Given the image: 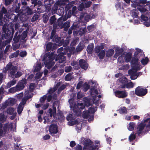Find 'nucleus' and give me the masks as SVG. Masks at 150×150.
<instances>
[{"label": "nucleus", "instance_id": "obj_1", "mask_svg": "<svg viewBox=\"0 0 150 150\" xmlns=\"http://www.w3.org/2000/svg\"><path fill=\"white\" fill-rule=\"evenodd\" d=\"M56 89V88L50 89L47 94L41 97L40 99V102L41 103L44 102L47 98L48 102L52 100L53 101L56 100L53 103L52 109L49 108L46 112L47 116H45L44 117V123L45 124L46 123H48L57 119L56 117V107H59V103L58 101L56 100L57 95L54 93Z\"/></svg>", "mask_w": 150, "mask_h": 150}, {"label": "nucleus", "instance_id": "obj_2", "mask_svg": "<svg viewBox=\"0 0 150 150\" xmlns=\"http://www.w3.org/2000/svg\"><path fill=\"white\" fill-rule=\"evenodd\" d=\"M89 84L92 87L90 90V95L92 98L89 99L87 98H84L83 101L84 104L87 106L90 105L91 101L93 102V105L88 109V110L90 114H93L97 110V106L99 103V99L101 96L100 95L97 96L99 93L97 90L98 88V83L95 81H91L89 82Z\"/></svg>", "mask_w": 150, "mask_h": 150}, {"label": "nucleus", "instance_id": "obj_3", "mask_svg": "<svg viewBox=\"0 0 150 150\" xmlns=\"http://www.w3.org/2000/svg\"><path fill=\"white\" fill-rule=\"evenodd\" d=\"M68 50V48L63 50V48L62 47H60L57 51V52L59 53L57 57V54L53 53L48 52L46 53L44 55L42 59L45 67L48 69H50L54 64V62L53 60L55 57H56V61H58L60 63L64 62L66 60V58L64 55V54H67H67Z\"/></svg>", "mask_w": 150, "mask_h": 150}, {"label": "nucleus", "instance_id": "obj_4", "mask_svg": "<svg viewBox=\"0 0 150 150\" xmlns=\"http://www.w3.org/2000/svg\"><path fill=\"white\" fill-rule=\"evenodd\" d=\"M69 102L70 104V107L71 108H72L74 113H71L67 117V119L69 121L68 124L70 126H72L77 124L78 121L75 120V115L77 116L81 115V111L84 108V104L83 103H75L74 99L71 98L69 100Z\"/></svg>", "mask_w": 150, "mask_h": 150}, {"label": "nucleus", "instance_id": "obj_5", "mask_svg": "<svg viewBox=\"0 0 150 150\" xmlns=\"http://www.w3.org/2000/svg\"><path fill=\"white\" fill-rule=\"evenodd\" d=\"M115 51V53L114 56L115 58H116L121 55L117 59V63L119 66H121L125 62H128L130 61L132 57V54L131 53H127L121 54L123 51L122 49L119 48H117Z\"/></svg>", "mask_w": 150, "mask_h": 150}, {"label": "nucleus", "instance_id": "obj_6", "mask_svg": "<svg viewBox=\"0 0 150 150\" xmlns=\"http://www.w3.org/2000/svg\"><path fill=\"white\" fill-rule=\"evenodd\" d=\"M132 68L131 70L128 71V73L130 75V78L131 79H136L138 76L142 74V72L137 73V71L139 70L141 68L139 62H138V59H134L131 62Z\"/></svg>", "mask_w": 150, "mask_h": 150}, {"label": "nucleus", "instance_id": "obj_7", "mask_svg": "<svg viewBox=\"0 0 150 150\" xmlns=\"http://www.w3.org/2000/svg\"><path fill=\"white\" fill-rule=\"evenodd\" d=\"M35 88V84L32 83L29 86V90L25 91L24 97L22 99L21 101L19 104L17 108V112L18 114H21L23 110L24 105L25 104L27 100L31 98L32 96V92L33 91Z\"/></svg>", "mask_w": 150, "mask_h": 150}, {"label": "nucleus", "instance_id": "obj_8", "mask_svg": "<svg viewBox=\"0 0 150 150\" xmlns=\"http://www.w3.org/2000/svg\"><path fill=\"white\" fill-rule=\"evenodd\" d=\"M18 67L12 64L11 63H9L3 69V72L6 73L8 72L9 76L12 78H19L22 74L23 73L21 71H17Z\"/></svg>", "mask_w": 150, "mask_h": 150}, {"label": "nucleus", "instance_id": "obj_9", "mask_svg": "<svg viewBox=\"0 0 150 150\" xmlns=\"http://www.w3.org/2000/svg\"><path fill=\"white\" fill-rule=\"evenodd\" d=\"M18 32L16 33L13 39L14 42L13 44V49L14 50H16L19 47L20 44L18 43L19 41H20L21 44H23L25 43L26 40L25 39L27 36L26 31H24L21 35H18Z\"/></svg>", "mask_w": 150, "mask_h": 150}, {"label": "nucleus", "instance_id": "obj_10", "mask_svg": "<svg viewBox=\"0 0 150 150\" xmlns=\"http://www.w3.org/2000/svg\"><path fill=\"white\" fill-rule=\"evenodd\" d=\"M3 32L2 33V37L3 39L4 38L7 40L5 41V44L9 43L11 40L13 35L14 32V30L12 26H10V28H6L5 25L3 27Z\"/></svg>", "mask_w": 150, "mask_h": 150}, {"label": "nucleus", "instance_id": "obj_11", "mask_svg": "<svg viewBox=\"0 0 150 150\" xmlns=\"http://www.w3.org/2000/svg\"><path fill=\"white\" fill-rule=\"evenodd\" d=\"M10 18V16L7 13V11L4 7H3L1 11H0V25L6 24V21H7V19H9Z\"/></svg>", "mask_w": 150, "mask_h": 150}, {"label": "nucleus", "instance_id": "obj_12", "mask_svg": "<svg viewBox=\"0 0 150 150\" xmlns=\"http://www.w3.org/2000/svg\"><path fill=\"white\" fill-rule=\"evenodd\" d=\"M26 83V80L25 79H23L20 81L16 87H13L9 89V92L13 93L16 91L22 90L24 87V85Z\"/></svg>", "mask_w": 150, "mask_h": 150}, {"label": "nucleus", "instance_id": "obj_13", "mask_svg": "<svg viewBox=\"0 0 150 150\" xmlns=\"http://www.w3.org/2000/svg\"><path fill=\"white\" fill-rule=\"evenodd\" d=\"M84 45L82 43H80L76 48V50L75 48L74 47H71L68 49L67 52L68 56L70 57L71 54H77L78 52L81 51L83 48Z\"/></svg>", "mask_w": 150, "mask_h": 150}, {"label": "nucleus", "instance_id": "obj_14", "mask_svg": "<svg viewBox=\"0 0 150 150\" xmlns=\"http://www.w3.org/2000/svg\"><path fill=\"white\" fill-rule=\"evenodd\" d=\"M75 1H73L69 3V1L68 0H58L54 4V6L67 4L66 8H68L67 9H69L72 7L73 4H75Z\"/></svg>", "mask_w": 150, "mask_h": 150}, {"label": "nucleus", "instance_id": "obj_15", "mask_svg": "<svg viewBox=\"0 0 150 150\" xmlns=\"http://www.w3.org/2000/svg\"><path fill=\"white\" fill-rule=\"evenodd\" d=\"M148 122L146 127L148 129H150V119L147 118L144 121H142L140 123L138 124L137 129L139 130V131H142L145 127L146 124V123Z\"/></svg>", "mask_w": 150, "mask_h": 150}, {"label": "nucleus", "instance_id": "obj_16", "mask_svg": "<svg viewBox=\"0 0 150 150\" xmlns=\"http://www.w3.org/2000/svg\"><path fill=\"white\" fill-rule=\"evenodd\" d=\"M135 91L136 95L139 96H142L146 94L147 89L143 88L142 86H138L136 88Z\"/></svg>", "mask_w": 150, "mask_h": 150}, {"label": "nucleus", "instance_id": "obj_17", "mask_svg": "<svg viewBox=\"0 0 150 150\" xmlns=\"http://www.w3.org/2000/svg\"><path fill=\"white\" fill-rule=\"evenodd\" d=\"M12 124L10 123L9 124H6L2 126L1 124H0V131H3V130H8L13 131H14L16 130V128L15 127L14 128H13Z\"/></svg>", "mask_w": 150, "mask_h": 150}, {"label": "nucleus", "instance_id": "obj_18", "mask_svg": "<svg viewBox=\"0 0 150 150\" xmlns=\"http://www.w3.org/2000/svg\"><path fill=\"white\" fill-rule=\"evenodd\" d=\"M146 2V0H136L131 4L132 6L134 8H137L139 11L138 8H142L144 6V4Z\"/></svg>", "mask_w": 150, "mask_h": 150}, {"label": "nucleus", "instance_id": "obj_19", "mask_svg": "<svg viewBox=\"0 0 150 150\" xmlns=\"http://www.w3.org/2000/svg\"><path fill=\"white\" fill-rule=\"evenodd\" d=\"M93 142L89 139H87L84 142L83 150H91L93 148Z\"/></svg>", "mask_w": 150, "mask_h": 150}, {"label": "nucleus", "instance_id": "obj_20", "mask_svg": "<svg viewBox=\"0 0 150 150\" xmlns=\"http://www.w3.org/2000/svg\"><path fill=\"white\" fill-rule=\"evenodd\" d=\"M114 94L116 97L121 98H125L128 96V93L125 91L117 90L114 92Z\"/></svg>", "mask_w": 150, "mask_h": 150}, {"label": "nucleus", "instance_id": "obj_21", "mask_svg": "<svg viewBox=\"0 0 150 150\" xmlns=\"http://www.w3.org/2000/svg\"><path fill=\"white\" fill-rule=\"evenodd\" d=\"M138 8L139 11L141 13H147L148 9L150 11V1H146V2L144 4L143 7Z\"/></svg>", "mask_w": 150, "mask_h": 150}, {"label": "nucleus", "instance_id": "obj_22", "mask_svg": "<svg viewBox=\"0 0 150 150\" xmlns=\"http://www.w3.org/2000/svg\"><path fill=\"white\" fill-rule=\"evenodd\" d=\"M79 27V25L78 23L74 22V23L73 25L69 29L68 31L69 34H71L72 30H73V34L74 35L78 34V31L76 30Z\"/></svg>", "mask_w": 150, "mask_h": 150}, {"label": "nucleus", "instance_id": "obj_23", "mask_svg": "<svg viewBox=\"0 0 150 150\" xmlns=\"http://www.w3.org/2000/svg\"><path fill=\"white\" fill-rule=\"evenodd\" d=\"M19 13H21L22 16H26L28 15H31L33 12L31 9L28 7H24L23 8L22 10H20Z\"/></svg>", "mask_w": 150, "mask_h": 150}, {"label": "nucleus", "instance_id": "obj_24", "mask_svg": "<svg viewBox=\"0 0 150 150\" xmlns=\"http://www.w3.org/2000/svg\"><path fill=\"white\" fill-rule=\"evenodd\" d=\"M141 21L147 27L150 26V16L148 18L146 16L142 14L141 16Z\"/></svg>", "mask_w": 150, "mask_h": 150}, {"label": "nucleus", "instance_id": "obj_25", "mask_svg": "<svg viewBox=\"0 0 150 150\" xmlns=\"http://www.w3.org/2000/svg\"><path fill=\"white\" fill-rule=\"evenodd\" d=\"M118 81L122 84L121 88H124L125 87L126 84L127 82V79L126 77L124 76H122L119 78Z\"/></svg>", "mask_w": 150, "mask_h": 150}, {"label": "nucleus", "instance_id": "obj_26", "mask_svg": "<svg viewBox=\"0 0 150 150\" xmlns=\"http://www.w3.org/2000/svg\"><path fill=\"white\" fill-rule=\"evenodd\" d=\"M58 6H54L53 8V9L54 11H56L57 13L60 16H62L63 15L64 13V9L63 7H61L58 9Z\"/></svg>", "mask_w": 150, "mask_h": 150}, {"label": "nucleus", "instance_id": "obj_27", "mask_svg": "<svg viewBox=\"0 0 150 150\" xmlns=\"http://www.w3.org/2000/svg\"><path fill=\"white\" fill-rule=\"evenodd\" d=\"M77 10V8L76 6H74L72 8V10L71 11V10H69L68 12V15H67V18H64L63 20L64 21H66L68 18H69L71 14L73 15V16H74L75 14L76 13Z\"/></svg>", "mask_w": 150, "mask_h": 150}, {"label": "nucleus", "instance_id": "obj_28", "mask_svg": "<svg viewBox=\"0 0 150 150\" xmlns=\"http://www.w3.org/2000/svg\"><path fill=\"white\" fill-rule=\"evenodd\" d=\"M7 112L8 114L12 115L11 117V119L12 120L16 116V113L14 111L13 108H10L7 109Z\"/></svg>", "mask_w": 150, "mask_h": 150}, {"label": "nucleus", "instance_id": "obj_29", "mask_svg": "<svg viewBox=\"0 0 150 150\" xmlns=\"http://www.w3.org/2000/svg\"><path fill=\"white\" fill-rule=\"evenodd\" d=\"M79 65L81 68L86 69L88 67V64L87 62L83 59H81L79 61Z\"/></svg>", "mask_w": 150, "mask_h": 150}, {"label": "nucleus", "instance_id": "obj_30", "mask_svg": "<svg viewBox=\"0 0 150 150\" xmlns=\"http://www.w3.org/2000/svg\"><path fill=\"white\" fill-rule=\"evenodd\" d=\"M59 86H60V87L59 88L58 90L59 93L62 90L64 89L66 87V86L65 85L62 84V83L61 82H59L56 85V86L53 89H54V88H56V90L57 88Z\"/></svg>", "mask_w": 150, "mask_h": 150}, {"label": "nucleus", "instance_id": "obj_31", "mask_svg": "<svg viewBox=\"0 0 150 150\" xmlns=\"http://www.w3.org/2000/svg\"><path fill=\"white\" fill-rule=\"evenodd\" d=\"M67 16H66V15H65L64 17H61L58 19L57 21L58 25L60 28H63V25H64L63 21H65L63 20L64 18H67Z\"/></svg>", "mask_w": 150, "mask_h": 150}, {"label": "nucleus", "instance_id": "obj_32", "mask_svg": "<svg viewBox=\"0 0 150 150\" xmlns=\"http://www.w3.org/2000/svg\"><path fill=\"white\" fill-rule=\"evenodd\" d=\"M105 44L104 43H101L100 45L96 46L95 49V51L96 52H99L100 50H103L105 47Z\"/></svg>", "mask_w": 150, "mask_h": 150}, {"label": "nucleus", "instance_id": "obj_33", "mask_svg": "<svg viewBox=\"0 0 150 150\" xmlns=\"http://www.w3.org/2000/svg\"><path fill=\"white\" fill-rule=\"evenodd\" d=\"M90 17H91V15L85 14H84L83 15H81L80 17V19L81 20V21H83V19L84 18L85 20L86 21H87L90 18Z\"/></svg>", "mask_w": 150, "mask_h": 150}, {"label": "nucleus", "instance_id": "obj_34", "mask_svg": "<svg viewBox=\"0 0 150 150\" xmlns=\"http://www.w3.org/2000/svg\"><path fill=\"white\" fill-rule=\"evenodd\" d=\"M44 3L45 8H47L51 6V4H53L54 1L52 0H46L44 1Z\"/></svg>", "mask_w": 150, "mask_h": 150}, {"label": "nucleus", "instance_id": "obj_35", "mask_svg": "<svg viewBox=\"0 0 150 150\" xmlns=\"http://www.w3.org/2000/svg\"><path fill=\"white\" fill-rule=\"evenodd\" d=\"M42 67L41 64L40 63L37 62L35 64L34 68V71H39Z\"/></svg>", "mask_w": 150, "mask_h": 150}, {"label": "nucleus", "instance_id": "obj_36", "mask_svg": "<svg viewBox=\"0 0 150 150\" xmlns=\"http://www.w3.org/2000/svg\"><path fill=\"white\" fill-rule=\"evenodd\" d=\"M136 51L134 53V55L136 56L134 58H133L132 59H138V57L141 54H140V53H142V50L137 48H136Z\"/></svg>", "mask_w": 150, "mask_h": 150}, {"label": "nucleus", "instance_id": "obj_37", "mask_svg": "<svg viewBox=\"0 0 150 150\" xmlns=\"http://www.w3.org/2000/svg\"><path fill=\"white\" fill-rule=\"evenodd\" d=\"M94 45L93 44H90L88 46L87 50L88 53L91 54L93 51Z\"/></svg>", "mask_w": 150, "mask_h": 150}, {"label": "nucleus", "instance_id": "obj_38", "mask_svg": "<svg viewBox=\"0 0 150 150\" xmlns=\"http://www.w3.org/2000/svg\"><path fill=\"white\" fill-rule=\"evenodd\" d=\"M78 31V33H79V35H82L83 34L85 33L86 31V28H82L79 29V27L76 30Z\"/></svg>", "mask_w": 150, "mask_h": 150}, {"label": "nucleus", "instance_id": "obj_39", "mask_svg": "<svg viewBox=\"0 0 150 150\" xmlns=\"http://www.w3.org/2000/svg\"><path fill=\"white\" fill-rule=\"evenodd\" d=\"M16 83V81L15 80L13 79L11 81L9 82L7 84L6 86V88H7L10 87L11 86L15 85Z\"/></svg>", "mask_w": 150, "mask_h": 150}, {"label": "nucleus", "instance_id": "obj_40", "mask_svg": "<svg viewBox=\"0 0 150 150\" xmlns=\"http://www.w3.org/2000/svg\"><path fill=\"white\" fill-rule=\"evenodd\" d=\"M114 53V51L113 49H109L106 52V56L108 57H110L112 56Z\"/></svg>", "mask_w": 150, "mask_h": 150}, {"label": "nucleus", "instance_id": "obj_41", "mask_svg": "<svg viewBox=\"0 0 150 150\" xmlns=\"http://www.w3.org/2000/svg\"><path fill=\"white\" fill-rule=\"evenodd\" d=\"M49 131H57V127L56 125H51L49 127Z\"/></svg>", "mask_w": 150, "mask_h": 150}, {"label": "nucleus", "instance_id": "obj_42", "mask_svg": "<svg viewBox=\"0 0 150 150\" xmlns=\"http://www.w3.org/2000/svg\"><path fill=\"white\" fill-rule=\"evenodd\" d=\"M136 133L134 134V132H132L129 137V141L131 142L134 140L136 138Z\"/></svg>", "mask_w": 150, "mask_h": 150}, {"label": "nucleus", "instance_id": "obj_43", "mask_svg": "<svg viewBox=\"0 0 150 150\" xmlns=\"http://www.w3.org/2000/svg\"><path fill=\"white\" fill-rule=\"evenodd\" d=\"M120 114H125L127 113V111L126 108L125 107H121L118 110Z\"/></svg>", "mask_w": 150, "mask_h": 150}, {"label": "nucleus", "instance_id": "obj_44", "mask_svg": "<svg viewBox=\"0 0 150 150\" xmlns=\"http://www.w3.org/2000/svg\"><path fill=\"white\" fill-rule=\"evenodd\" d=\"M53 44L49 42L46 45V49L47 51H49L50 50H52L54 49V45L53 46Z\"/></svg>", "mask_w": 150, "mask_h": 150}, {"label": "nucleus", "instance_id": "obj_45", "mask_svg": "<svg viewBox=\"0 0 150 150\" xmlns=\"http://www.w3.org/2000/svg\"><path fill=\"white\" fill-rule=\"evenodd\" d=\"M5 112H3V113L0 114V121L3 122L6 121V116L4 115Z\"/></svg>", "mask_w": 150, "mask_h": 150}, {"label": "nucleus", "instance_id": "obj_46", "mask_svg": "<svg viewBox=\"0 0 150 150\" xmlns=\"http://www.w3.org/2000/svg\"><path fill=\"white\" fill-rule=\"evenodd\" d=\"M135 85V83H133L132 82L130 81L128 83H126L125 87L127 88H132Z\"/></svg>", "mask_w": 150, "mask_h": 150}, {"label": "nucleus", "instance_id": "obj_47", "mask_svg": "<svg viewBox=\"0 0 150 150\" xmlns=\"http://www.w3.org/2000/svg\"><path fill=\"white\" fill-rule=\"evenodd\" d=\"M131 14L133 17L137 18L138 15L137 10L136 9H133L131 11Z\"/></svg>", "mask_w": 150, "mask_h": 150}, {"label": "nucleus", "instance_id": "obj_48", "mask_svg": "<svg viewBox=\"0 0 150 150\" xmlns=\"http://www.w3.org/2000/svg\"><path fill=\"white\" fill-rule=\"evenodd\" d=\"M70 27V22H66L64 23L63 28H64V30L65 31H67L68 28Z\"/></svg>", "mask_w": 150, "mask_h": 150}, {"label": "nucleus", "instance_id": "obj_49", "mask_svg": "<svg viewBox=\"0 0 150 150\" xmlns=\"http://www.w3.org/2000/svg\"><path fill=\"white\" fill-rule=\"evenodd\" d=\"M6 101L8 103V105L10 106L13 105L16 102L15 99L13 98L9 99Z\"/></svg>", "mask_w": 150, "mask_h": 150}, {"label": "nucleus", "instance_id": "obj_50", "mask_svg": "<svg viewBox=\"0 0 150 150\" xmlns=\"http://www.w3.org/2000/svg\"><path fill=\"white\" fill-rule=\"evenodd\" d=\"M135 123L133 122H130L129 124V126L128 127V130L129 131H132L134 130Z\"/></svg>", "mask_w": 150, "mask_h": 150}, {"label": "nucleus", "instance_id": "obj_51", "mask_svg": "<svg viewBox=\"0 0 150 150\" xmlns=\"http://www.w3.org/2000/svg\"><path fill=\"white\" fill-rule=\"evenodd\" d=\"M90 115V114L88 111L83 112L82 114L83 117L84 118H87Z\"/></svg>", "mask_w": 150, "mask_h": 150}, {"label": "nucleus", "instance_id": "obj_52", "mask_svg": "<svg viewBox=\"0 0 150 150\" xmlns=\"http://www.w3.org/2000/svg\"><path fill=\"white\" fill-rule=\"evenodd\" d=\"M90 86L87 83V82H85L83 84V90L85 91L86 92L89 88Z\"/></svg>", "mask_w": 150, "mask_h": 150}, {"label": "nucleus", "instance_id": "obj_53", "mask_svg": "<svg viewBox=\"0 0 150 150\" xmlns=\"http://www.w3.org/2000/svg\"><path fill=\"white\" fill-rule=\"evenodd\" d=\"M149 62L148 58L147 57L143 58L141 60V62L143 65L146 64Z\"/></svg>", "mask_w": 150, "mask_h": 150}, {"label": "nucleus", "instance_id": "obj_54", "mask_svg": "<svg viewBox=\"0 0 150 150\" xmlns=\"http://www.w3.org/2000/svg\"><path fill=\"white\" fill-rule=\"evenodd\" d=\"M19 50L17 51L16 52L14 53H12L11 55H10L9 56L10 58H12L13 57H17L19 54Z\"/></svg>", "mask_w": 150, "mask_h": 150}, {"label": "nucleus", "instance_id": "obj_55", "mask_svg": "<svg viewBox=\"0 0 150 150\" xmlns=\"http://www.w3.org/2000/svg\"><path fill=\"white\" fill-rule=\"evenodd\" d=\"M53 29L52 33H51V38L52 39L53 38L54 35L55 33V29L57 27V25L55 24H54L53 25Z\"/></svg>", "mask_w": 150, "mask_h": 150}, {"label": "nucleus", "instance_id": "obj_56", "mask_svg": "<svg viewBox=\"0 0 150 150\" xmlns=\"http://www.w3.org/2000/svg\"><path fill=\"white\" fill-rule=\"evenodd\" d=\"M50 134L52 136L57 138L59 137V132H50Z\"/></svg>", "mask_w": 150, "mask_h": 150}, {"label": "nucleus", "instance_id": "obj_57", "mask_svg": "<svg viewBox=\"0 0 150 150\" xmlns=\"http://www.w3.org/2000/svg\"><path fill=\"white\" fill-rule=\"evenodd\" d=\"M105 54V52L104 50H103L100 51L98 54V56L100 59H103Z\"/></svg>", "mask_w": 150, "mask_h": 150}, {"label": "nucleus", "instance_id": "obj_58", "mask_svg": "<svg viewBox=\"0 0 150 150\" xmlns=\"http://www.w3.org/2000/svg\"><path fill=\"white\" fill-rule=\"evenodd\" d=\"M71 65L73 66L74 68L76 70L78 69L79 68L77 62L75 61H73L71 63Z\"/></svg>", "mask_w": 150, "mask_h": 150}, {"label": "nucleus", "instance_id": "obj_59", "mask_svg": "<svg viewBox=\"0 0 150 150\" xmlns=\"http://www.w3.org/2000/svg\"><path fill=\"white\" fill-rule=\"evenodd\" d=\"M95 25L92 24L88 26L87 27V29L90 32L93 31L95 28Z\"/></svg>", "mask_w": 150, "mask_h": 150}, {"label": "nucleus", "instance_id": "obj_60", "mask_svg": "<svg viewBox=\"0 0 150 150\" xmlns=\"http://www.w3.org/2000/svg\"><path fill=\"white\" fill-rule=\"evenodd\" d=\"M8 105V103L6 100L4 103L2 104L1 105V109H4Z\"/></svg>", "mask_w": 150, "mask_h": 150}, {"label": "nucleus", "instance_id": "obj_61", "mask_svg": "<svg viewBox=\"0 0 150 150\" xmlns=\"http://www.w3.org/2000/svg\"><path fill=\"white\" fill-rule=\"evenodd\" d=\"M72 76L71 74H68L65 76V79L66 81H69L71 80Z\"/></svg>", "mask_w": 150, "mask_h": 150}, {"label": "nucleus", "instance_id": "obj_62", "mask_svg": "<svg viewBox=\"0 0 150 150\" xmlns=\"http://www.w3.org/2000/svg\"><path fill=\"white\" fill-rule=\"evenodd\" d=\"M11 48V46L9 45H7L6 48L5 50L4 51V53L5 54H6L7 53V52H9L10 51V49Z\"/></svg>", "mask_w": 150, "mask_h": 150}, {"label": "nucleus", "instance_id": "obj_63", "mask_svg": "<svg viewBox=\"0 0 150 150\" xmlns=\"http://www.w3.org/2000/svg\"><path fill=\"white\" fill-rule=\"evenodd\" d=\"M56 19L54 16H53L51 17L50 19V24H53L55 21L56 20Z\"/></svg>", "mask_w": 150, "mask_h": 150}, {"label": "nucleus", "instance_id": "obj_64", "mask_svg": "<svg viewBox=\"0 0 150 150\" xmlns=\"http://www.w3.org/2000/svg\"><path fill=\"white\" fill-rule=\"evenodd\" d=\"M84 96V94L82 93L79 92L77 94V98L78 99H80L82 98Z\"/></svg>", "mask_w": 150, "mask_h": 150}]
</instances>
